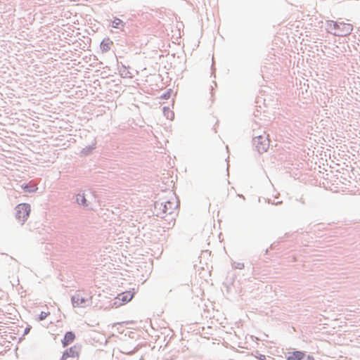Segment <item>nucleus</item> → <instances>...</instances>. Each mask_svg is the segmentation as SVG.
<instances>
[{"label":"nucleus","instance_id":"14","mask_svg":"<svg viewBox=\"0 0 360 360\" xmlns=\"http://www.w3.org/2000/svg\"><path fill=\"white\" fill-rule=\"evenodd\" d=\"M163 112L167 119H172L174 117V112L168 107L163 108Z\"/></svg>","mask_w":360,"mask_h":360},{"label":"nucleus","instance_id":"21","mask_svg":"<svg viewBox=\"0 0 360 360\" xmlns=\"http://www.w3.org/2000/svg\"><path fill=\"white\" fill-rule=\"evenodd\" d=\"M30 330V328H26L24 331V334H27Z\"/></svg>","mask_w":360,"mask_h":360},{"label":"nucleus","instance_id":"4","mask_svg":"<svg viewBox=\"0 0 360 360\" xmlns=\"http://www.w3.org/2000/svg\"><path fill=\"white\" fill-rule=\"evenodd\" d=\"M134 295V293L131 291H126L118 294L113 304H112V307H118L122 304L129 302L133 298Z\"/></svg>","mask_w":360,"mask_h":360},{"label":"nucleus","instance_id":"15","mask_svg":"<svg viewBox=\"0 0 360 360\" xmlns=\"http://www.w3.org/2000/svg\"><path fill=\"white\" fill-rule=\"evenodd\" d=\"M232 266L234 269H243L244 268V264L239 262H234L232 263Z\"/></svg>","mask_w":360,"mask_h":360},{"label":"nucleus","instance_id":"16","mask_svg":"<svg viewBox=\"0 0 360 360\" xmlns=\"http://www.w3.org/2000/svg\"><path fill=\"white\" fill-rule=\"evenodd\" d=\"M136 350L137 349L136 348H134V349L131 350V349H128L127 347H124V350L122 351V352L124 353V354H128V355H132V354H134L136 352Z\"/></svg>","mask_w":360,"mask_h":360},{"label":"nucleus","instance_id":"18","mask_svg":"<svg viewBox=\"0 0 360 360\" xmlns=\"http://www.w3.org/2000/svg\"><path fill=\"white\" fill-rule=\"evenodd\" d=\"M24 189L28 192H32V191H34V190H35L34 186H29L27 184H26L24 186Z\"/></svg>","mask_w":360,"mask_h":360},{"label":"nucleus","instance_id":"20","mask_svg":"<svg viewBox=\"0 0 360 360\" xmlns=\"http://www.w3.org/2000/svg\"><path fill=\"white\" fill-rule=\"evenodd\" d=\"M169 97V93H167V94H165L163 96H162V98H165V99H167Z\"/></svg>","mask_w":360,"mask_h":360},{"label":"nucleus","instance_id":"5","mask_svg":"<svg viewBox=\"0 0 360 360\" xmlns=\"http://www.w3.org/2000/svg\"><path fill=\"white\" fill-rule=\"evenodd\" d=\"M340 26H338V30L334 31L335 36H347L351 34L353 30V26L349 23L339 22Z\"/></svg>","mask_w":360,"mask_h":360},{"label":"nucleus","instance_id":"3","mask_svg":"<svg viewBox=\"0 0 360 360\" xmlns=\"http://www.w3.org/2000/svg\"><path fill=\"white\" fill-rule=\"evenodd\" d=\"M16 218L22 222V224L27 220L30 213V205L27 203L19 204L15 207Z\"/></svg>","mask_w":360,"mask_h":360},{"label":"nucleus","instance_id":"22","mask_svg":"<svg viewBox=\"0 0 360 360\" xmlns=\"http://www.w3.org/2000/svg\"><path fill=\"white\" fill-rule=\"evenodd\" d=\"M259 359L260 360H264V359H266V357H265V356H264V355H263V354H260V355H259Z\"/></svg>","mask_w":360,"mask_h":360},{"label":"nucleus","instance_id":"8","mask_svg":"<svg viewBox=\"0 0 360 360\" xmlns=\"http://www.w3.org/2000/svg\"><path fill=\"white\" fill-rule=\"evenodd\" d=\"M75 339V335L72 331H68L65 333L63 340H62L63 346L67 347L71 342H72Z\"/></svg>","mask_w":360,"mask_h":360},{"label":"nucleus","instance_id":"9","mask_svg":"<svg viewBox=\"0 0 360 360\" xmlns=\"http://www.w3.org/2000/svg\"><path fill=\"white\" fill-rule=\"evenodd\" d=\"M304 358V352L295 351L288 352L286 356L287 360H302Z\"/></svg>","mask_w":360,"mask_h":360},{"label":"nucleus","instance_id":"23","mask_svg":"<svg viewBox=\"0 0 360 360\" xmlns=\"http://www.w3.org/2000/svg\"><path fill=\"white\" fill-rule=\"evenodd\" d=\"M94 146H92V147L89 148L87 149V150H88V152H89V151H91L92 149H94Z\"/></svg>","mask_w":360,"mask_h":360},{"label":"nucleus","instance_id":"13","mask_svg":"<svg viewBox=\"0 0 360 360\" xmlns=\"http://www.w3.org/2000/svg\"><path fill=\"white\" fill-rule=\"evenodd\" d=\"M76 202L77 204L82 205L85 207H87L89 206V204L87 203V200L84 193H78L76 195Z\"/></svg>","mask_w":360,"mask_h":360},{"label":"nucleus","instance_id":"17","mask_svg":"<svg viewBox=\"0 0 360 360\" xmlns=\"http://www.w3.org/2000/svg\"><path fill=\"white\" fill-rule=\"evenodd\" d=\"M49 314V312L41 311L39 316V321L44 320L48 316Z\"/></svg>","mask_w":360,"mask_h":360},{"label":"nucleus","instance_id":"11","mask_svg":"<svg viewBox=\"0 0 360 360\" xmlns=\"http://www.w3.org/2000/svg\"><path fill=\"white\" fill-rule=\"evenodd\" d=\"M112 41L109 38L104 39L101 43V49L103 52H107L110 49Z\"/></svg>","mask_w":360,"mask_h":360},{"label":"nucleus","instance_id":"19","mask_svg":"<svg viewBox=\"0 0 360 360\" xmlns=\"http://www.w3.org/2000/svg\"><path fill=\"white\" fill-rule=\"evenodd\" d=\"M302 360H314V358L312 356L310 355H306L304 353V358L302 359Z\"/></svg>","mask_w":360,"mask_h":360},{"label":"nucleus","instance_id":"1","mask_svg":"<svg viewBox=\"0 0 360 360\" xmlns=\"http://www.w3.org/2000/svg\"><path fill=\"white\" fill-rule=\"evenodd\" d=\"M177 205L169 200L156 201L154 203V214L160 218H164L166 214H172L176 208Z\"/></svg>","mask_w":360,"mask_h":360},{"label":"nucleus","instance_id":"7","mask_svg":"<svg viewBox=\"0 0 360 360\" xmlns=\"http://www.w3.org/2000/svg\"><path fill=\"white\" fill-rule=\"evenodd\" d=\"M73 307H84L89 301L87 299L81 297L79 293L75 294L71 298Z\"/></svg>","mask_w":360,"mask_h":360},{"label":"nucleus","instance_id":"2","mask_svg":"<svg viewBox=\"0 0 360 360\" xmlns=\"http://www.w3.org/2000/svg\"><path fill=\"white\" fill-rule=\"evenodd\" d=\"M252 143L259 153L266 152L269 146V141L264 131V134L261 135L253 129Z\"/></svg>","mask_w":360,"mask_h":360},{"label":"nucleus","instance_id":"12","mask_svg":"<svg viewBox=\"0 0 360 360\" xmlns=\"http://www.w3.org/2000/svg\"><path fill=\"white\" fill-rule=\"evenodd\" d=\"M124 25L125 22L116 17L111 21V26L114 28L122 30Z\"/></svg>","mask_w":360,"mask_h":360},{"label":"nucleus","instance_id":"6","mask_svg":"<svg viewBox=\"0 0 360 360\" xmlns=\"http://www.w3.org/2000/svg\"><path fill=\"white\" fill-rule=\"evenodd\" d=\"M81 347L77 345H74L63 352V355L60 360H66L69 357H79Z\"/></svg>","mask_w":360,"mask_h":360},{"label":"nucleus","instance_id":"10","mask_svg":"<svg viewBox=\"0 0 360 360\" xmlns=\"http://www.w3.org/2000/svg\"><path fill=\"white\" fill-rule=\"evenodd\" d=\"M327 25V30L329 33L333 34L334 35V31L338 30V26H340L339 22H335L333 20H328L326 22Z\"/></svg>","mask_w":360,"mask_h":360}]
</instances>
